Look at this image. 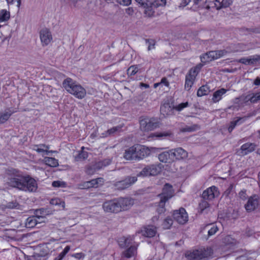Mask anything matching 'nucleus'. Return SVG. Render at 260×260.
I'll list each match as a JSON object with an SVG mask.
<instances>
[{"mask_svg": "<svg viewBox=\"0 0 260 260\" xmlns=\"http://www.w3.org/2000/svg\"><path fill=\"white\" fill-rule=\"evenodd\" d=\"M9 184L20 190L28 192H35L38 188L36 181L29 176L16 175L9 179Z\"/></svg>", "mask_w": 260, "mask_h": 260, "instance_id": "1", "label": "nucleus"}, {"mask_svg": "<svg viewBox=\"0 0 260 260\" xmlns=\"http://www.w3.org/2000/svg\"><path fill=\"white\" fill-rule=\"evenodd\" d=\"M62 86L69 93L79 99H82L86 95V90L71 78L66 79L63 81Z\"/></svg>", "mask_w": 260, "mask_h": 260, "instance_id": "2", "label": "nucleus"}, {"mask_svg": "<svg viewBox=\"0 0 260 260\" xmlns=\"http://www.w3.org/2000/svg\"><path fill=\"white\" fill-rule=\"evenodd\" d=\"M202 66V64H199L190 69L185 77V88L186 89L188 90L190 89Z\"/></svg>", "mask_w": 260, "mask_h": 260, "instance_id": "3", "label": "nucleus"}, {"mask_svg": "<svg viewBox=\"0 0 260 260\" xmlns=\"http://www.w3.org/2000/svg\"><path fill=\"white\" fill-rule=\"evenodd\" d=\"M230 52V51L225 50L209 51L201 56V60L202 62H208L213 60L217 59Z\"/></svg>", "mask_w": 260, "mask_h": 260, "instance_id": "4", "label": "nucleus"}, {"mask_svg": "<svg viewBox=\"0 0 260 260\" xmlns=\"http://www.w3.org/2000/svg\"><path fill=\"white\" fill-rule=\"evenodd\" d=\"M140 125L141 130L149 131L158 127L159 123L154 118H142L140 120Z\"/></svg>", "mask_w": 260, "mask_h": 260, "instance_id": "5", "label": "nucleus"}, {"mask_svg": "<svg viewBox=\"0 0 260 260\" xmlns=\"http://www.w3.org/2000/svg\"><path fill=\"white\" fill-rule=\"evenodd\" d=\"M211 254V249H207V250H196L192 252H188L186 256L190 260H201L207 257Z\"/></svg>", "mask_w": 260, "mask_h": 260, "instance_id": "6", "label": "nucleus"}, {"mask_svg": "<svg viewBox=\"0 0 260 260\" xmlns=\"http://www.w3.org/2000/svg\"><path fill=\"white\" fill-rule=\"evenodd\" d=\"M160 171V167L156 165H151L145 167L143 170L137 175L138 176H155L158 174Z\"/></svg>", "mask_w": 260, "mask_h": 260, "instance_id": "7", "label": "nucleus"}, {"mask_svg": "<svg viewBox=\"0 0 260 260\" xmlns=\"http://www.w3.org/2000/svg\"><path fill=\"white\" fill-rule=\"evenodd\" d=\"M137 181V176H127L124 179L116 182L115 184V187L119 190L126 189Z\"/></svg>", "mask_w": 260, "mask_h": 260, "instance_id": "8", "label": "nucleus"}, {"mask_svg": "<svg viewBox=\"0 0 260 260\" xmlns=\"http://www.w3.org/2000/svg\"><path fill=\"white\" fill-rule=\"evenodd\" d=\"M174 190L171 185L166 183L162 189V192L160 197V205H163L164 203H166L169 199L171 198L174 195Z\"/></svg>", "mask_w": 260, "mask_h": 260, "instance_id": "9", "label": "nucleus"}, {"mask_svg": "<svg viewBox=\"0 0 260 260\" xmlns=\"http://www.w3.org/2000/svg\"><path fill=\"white\" fill-rule=\"evenodd\" d=\"M103 208L105 212L108 213L119 212L117 199L105 202L103 204Z\"/></svg>", "mask_w": 260, "mask_h": 260, "instance_id": "10", "label": "nucleus"}, {"mask_svg": "<svg viewBox=\"0 0 260 260\" xmlns=\"http://www.w3.org/2000/svg\"><path fill=\"white\" fill-rule=\"evenodd\" d=\"M173 216L174 220L180 224H183L188 221V214L186 210L183 208L175 210Z\"/></svg>", "mask_w": 260, "mask_h": 260, "instance_id": "11", "label": "nucleus"}, {"mask_svg": "<svg viewBox=\"0 0 260 260\" xmlns=\"http://www.w3.org/2000/svg\"><path fill=\"white\" fill-rule=\"evenodd\" d=\"M219 194V192L218 188L215 186H212L203 191L202 198L204 200L211 201L217 197Z\"/></svg>", "mask_w": 260, "mask_h": 260, "instance_id": "12", "label": "nucleus"}, {"mask_svg": "<svg viewBox=\"0 0 260 260\" xmlns=\"http://www.w3.org/2000/svg\"><path fill=\"white\" fill-rule=\"evenodd\" d=\"M40 38L43 46L48 45L53 39L51 31L46 28L41 29L40 31Z\"/></svg>", "mask_w": 260, "mask_h": 260, "instance_id": "13", "label": "nucleus"}, {"mask_svg": "<svg viewBox=\"0 0 260 260\" xmlns=\"http://www.w3.org/2000/svg\"><path fill=\"white\" fill-rule=\"evenodd\" d=\"M259 205V197L256 194H254L248 199L246 204L245 205V208L248 212H251L254 210Z\"/></svg>", "mask_w": 260, "mask_h": 260, "instance_id": "14", "label": "nucleus"}, {"mask_svg": "<svg viewBox=\"0 0 260 260\" xmlns=\"http://www.w3.org/2000/svg\"><path fill=\"white\" fill-rule=\"evenodd\" d=\"M139 234H141L142 236L146 237H153L156 234V229L153 225L144 226L136 233V236Z\"/></svg>", "mask_w": 260, "mask_h": 260, "instance_id": "15", "label": "nucleus"}, {"mask_svg": "<svg viewBox=\"0 0 260 260\" xmlns=\"http://www.w3.org/2000/svg\"><path fill=\"white\" fill-rule=\"evenodd\" d=\"M166 3V0H153L152 2L149 1V6L145 9V13L149 16H151L154 13L153 8L164 6Z\"/></svg>", "mask_w": 260, "mask_h": 260, "instance_id": "16", "label": "nucleus"}, {"mask_svg": "<svg viewBox=\"0 0 260 260\" xmlns=\"http://www.w3.org/2000/svg\"><path fill=\"white\" fill-rule=\"evenodd\" d=\"M136 148V158L141 159L150 154V150L146 147L141 145H135Z\"/></svg>", "mask_w": 260, "mask_h": 260, "instance_id": "17", "label": "nucleus"}, {"mask_svg": "<svg viewBox=\"0 0 260 260\" xmlns=\"http://www.w3.org/2000/svg\"><path fill=\"white\" fill-rule=\"evenodd\" d=\"M171 150L173 161L176 159L180 160L185 159L188 156L187 152L181 147L172 149Z\"/></svg>", "mask_w": 260, "mask_h": 260, "instance_id": "18", "label": "nucleus"}, {"mask_svg": "<svg viewBox=\"0 0 260 260\" xmlns=\"http://www.w3.org/2000/svg\"><path fill=\"white\" fill-rule=\"evenodd\" d=\"M49 146L43 144L35 145L32 146V149L33 150L40 153L42 156L49 155L50 153L55 152V151L49 150Z\"/></svg>", "mask_w": 260, "mask_h": 260, "instance_id": "19", "label": "nucleus"}, {"mask_svg": "<svg viewBox=\"0 0 260 260\" xmlns=\"http://www.w3.org/2000/svg\"><path fill=\"white\" fill-rule=\"evenodd\" d=\"M117 200L119 211L128 209L134 204L133 200L130 198H119Z\"/></svg>", "mask_w": 260, "mask_h": 260, "instance_id": "20", "label": "nucleus"}, {"mask_svg": "<svg viewBox=\"0 0 260 260\" xmlns=\"http://www.w3.org/2000/svg\"><path fill=\"white\" fill-rule=\"evenodd\" d=\"M135 235L128 236L127 237H122L119 238L118 242L119 245L121 248H124L133 244V241L135 240Z\"/></svg>", "mask_w": 260, "mask_h": 260, "instance_id": "21", "label": "nucleus"}, {"mask_svg": "<svg viewBox=\"0 0 260 260\" xmlns=\"http://www.w3.org/2000/svg\"><path fill=\"white\" fill-rule=\"evenodd\" d=\"M255 144L253 143H246L241 146L240 153L242 155H245L253 151L255 148Z\"/></svg>", "mask_w": 260, "mask_h": 260, "instance_id": "22", "label": "nucleus"}, {"mask_svg": "<svg viewBox=\"0 0 260 260\" xmlns=\"http://www.w3.org/2000/svg\"><path fill=\"white\" fill-rule=\"evenodd\" d=\"M136 148L135 145L125 150L123 157L126 160L137 159L136 158Z\"/></svg>", "mask_w": 260, "mask_h": 260, "instance_id": "23", "label": "nucleus"}, {"mask_svg": "<svg viewBox=\"0 0 260 260\" xmlns=\"http://www.w3.org/2000/svg\"><path fill=\"white\" fill-rule=\"evenodd\" d=\"M159 160L162 162H170L173 161L172 150L165 151L158 155Z\"/></svg>", "mask_w": 260, "mask_h": 260, "instance_id": "24", "label": "nucleus"}, {"mask_svg": "<svg viewBox=\"0 0 260 260\" xmlns=\"http://www.w3.org/2000/svg\"><path fill=\"white\" fill-rule=\"evenodd\" d=\"M227 91V89L223 88L215 91L213 94L212 102L214 103L219 102L222 99V96L226 93Z\"/></svg>", "mask_w": 260, "mask_h": 260, "instance_id": "25", "label": "nucleus"}, {"mask_svg": "<svg viewBox=\"0 0 260 260\" xmlns=\"http://www.w3.org/2000/svg\"><path fill=\"white\" fill-rule=\"evenodd\" d=\"M14 112L15 111H12L10 108L6 109L4 112H0V124H3L8 121Z\"/></svg>", "mask_w": 260, "mask_h": 260, "instance_id": "26", "label": "nucleus"}, {"mask_svg": "<svg viewBox=\"0 0 260 260\" xmlns=\"http://www.w3.org/2000/svg\"><path fill=\"white\" fill-rule=\"evenodd\" d=\"M102 179L99 178L95 179H92L89 181H86L84 182L82 185L81 188H89L90 187H96L97 185L100 182H101Z\"/></svg>", "mask_w": 260, "mask_h": 260, "instance_id": "27", "label": "nucleus"}, {"mask_svg": "<svg viewBox=\"0 0 260 260\" xmlns=\"http://www.w3.org/2000/svg\"><path fill=\"white\" fill-rule=\"evenodd\" d=\"M137 246H131L123 252V255L126 258L135 256L137 253Z\"/></svg>", "mask_w": 260, "mask_h": 260, "instance_id": "28", "label": "nucleus"}, {"mask_svg": "<svg viewBox=\"0 0 260 260\" xmlns=\"http://www.w3.org/2000/svg\"><path fill=\"white\" fill-rule=\"evenodd\" d=\"M206 2V0H193V4L190 9L196 11L199 9H203L205 7Z\"/></svg>", "mask_w": 260, "mask_h": 260, "instance_id": "29", "label": "nucleus"}, {"mask_svg": "<svg viewBox=\"0 0 260 260\" xmlns=\"http://www.w3.org/2000/svg\"><path fill=\"white\" fill-rule=\"evenodd\" d=\"M37 221V224L44 222L45 217L44 214V209H40L36 210V215L34 216Z\"/></svg>", "mask_w": 260, "mask_h": 260, "instance_id": "30", "label": "nucleus"}, {"mask_svg": "<svg viewBox=\"0 0 260 260\" xmlns=\"http://www.w3.org/2000/svg\"><path fill=\"white\" fill-rule=\"evenodd\" d=\"M43 161L46 165L51 167H56L58 165V160L54 157H45Z\"/></svg>", "mask_w": 260, "mask_h": 260, "instance_id": "31", "label": "nucleus"}, {"mask_svg": "<svg viewBox=\"0 0 260 260\" xmlns=\"http://www.w3.org/2000/svg\"><path fill=\"white\" fill-rule=\"evenodd\" d=\"M246 118V117H238L234 121H232L230 123V126L228 128V131L231 133L235 127L237 125H239L244 122Z\"/></svg>", "mask_w": 260, "mask_h": 260, "instance_id": "32", "label": "nucleus"}, {"mask_svg": "<svg viewBox=\"0 0 260 260\" xmlns=\"http://www.w3.org/2000/svg\"><path fill=\"white\" fill-rule=\"evenodd\" d=\"M200 128V126L197 124H194L191 125H185L184 127L180 128V132L182 133L192 132L199 129Z\"/></svg>", "mask_w": 260, "mask_h": 260, "instance_id": "33", "label": "nucleus"}, {"mask_svg": "<svg viewBox=\"0 0 260 260\" xmlns=\"http://www.w3.org/2000/svg\"><path fill=\"white\" fill-rule=\"evenodd\" d=\"M172 135V133L170 131H168L163 132H156L151 133L149 138H158L162 137H170Z\"/></svg>", "mask_w": 260, "mask_h": 260, "instance_id": "34", "label": "nucleus"}, {"mask_svg": "<svg viewBox=\"0 0 260 260\" xmlns=\"http://www.w3.org/2000/svg\"><path fill=\"white\" fill-rule=\"evenodd\" d=\"M84 147H82V150L75 156V160L77 161H82L86 159L88 156V153L83 150Z\"/></svg>", "mask_w": 260, "mask_h": 260, "instance_id": "35", "label": "nucleus"}, {"mask_svg": "<svg viewBox=\"0 0 260 260\" xmlns=\"http://www.w3.org/2000/svg\"><path fill=\"white\" fill-rule=\"evenodd\" d=\"M238 99L239 100L241 104H249L250 103H253L252 94L249 93L247 95H242Z\"/></svg>", "mask_w": 260, "mask_h": 260, "instance_id": "36", "label": "nucleus"}, {"mask_svg": "<svg viewBox=\"0 0 260 260\" xmlns=\"http://www.w3.org/2000/svg\"><path fill=\"white\" fill-rule=\"evenodd\" d=\"M210 88L208 85H203L198 90L197 95L199 97H201L207 95L210 92Z\"/></svg>", "mask_w": 260, "mask_h": 260, "instance_id": "37", "label": "nucleus"}, {"mask_svg": "<svg viewBox=\"0 0 260 260\" xmlns=\"http://www.w3.org/2000/svg\"><path fill=\"white\" fill-rule=\"evenodd\" d=\"M170 83L168 81V79L166 77H164L161 79L160 82L158 83H155L153 85V87L155 88L159 87V89L162 88L164 86L167 87L168 88L169 87Z\"/></svg>", "mask_w": 260, "mask_h": 260, "instance_id": "38", "label": "nucleus"}, {"mask_svg": "<svg viewBox=\"0 0 260 260\" xmlns=\"http://www.w3.org/2000/svg\"><path fill=\"white\" fill-rule=\"evenodd\" d=\"M37 225V221L34 216L28 217L26 220L25 226L27 228H32Z\"/></svg>", "mask_w": 260, "mask_h": 260, "instance_id": "39", "label": "nucleus"}, {"mask_svg": "<svg viewBox=\"0 0 260 260\" xmlns=\"http://www.w3.org/2000/svg\"><path fill=\"white\" fill-rule=\"evenodd\" d=\"M111 159L106 158L103 160L100 161L95 163V167L99 169H101L109 165L111 163Z\"/></svg>", "mask_w": 260, "mask_h": 260, "instance_id": "40", "label": "nucleus"}, {"mask_svg": "<svg viewBox=\"0 0 260 260\" xmlns=\"http://www.w3.org/2000/svg\"><path fill=\"white\" fill-rule=\"evenodd\" d=\"M121 127L119 126L113 127L111 129H109L106 131L104 133L102 134V137H106L111 136L116 133L119 132Z\"/></svg>", "mask_w": 260, "mask_h": 260, "instance_id": "41", "label": "nucleus"}, {"mask_svg": "<svg viewBox=\"0 0 260 260\" xmlns=\"http://www.w3.org/2000/svg\"><path fill=\"white\" fill-rule=\"evenodd\" d=\"M10 12L6 10H2L0 11V22L7 21L10 18Z\"/></svg>", "mask_w": 260, "mask_h": 260, "instance_id": "42", "label": "nucleus"}, {"mask_svg": "<svg viewBox=\"0 0 260 260\" xmlns=\"http://www.w3.org/2000/svg\"><path fill=\"white\" fill-rule=\"evenodd\" d=\"M204 200L201 202L199 204V210L201 213H204L205 211L206 212L207 210L209 208V204Z\"/></svg>", "mask_w": 260, "mask_h": 260, "instance_id": "43", "label": "nucleus"}, {"mask_svg": "<svg viewBox=\"0 0 260 260\" xmlns=\"http://www.w3.org/2000/svg\"><path fill=\"white\" fill-rule=\"evenodd\" d=\"M171 107L168 105H164L160 107V112L164 116L169 115L171 111Z\"/></svg>", "mask_w": 260, "mask_h": 260, "instance_id": "44", "label": "nucleus"}, {"mask_svg": "<svg viewBox=\"0 0 260 260\" xmlns=\"http://www.w3.org/2000/svg\"><path fill=\"white\" fill-rule=\"evenodd\" d=\"M224 243L229 245H236L238 242L237 240L230 235L226 236L224 239Z\"/></svg>", "mask_w": 260, "mask_h": 260, "instance_id": "45", "label": "nucleus"}, {"mask_svg": "<svg viewBox=\"0 0 260 260\" xmlns=\"http://www.w3.org/2000/svg\"><path fill=\"white\" fill-rule=\"evenodd\" d=\"M50 203L54 205H59L63 209H64L65 208V203L63 201H61L59 199H52L50 201Z\"/></svg>", "mask_w": 260, "mask_h": 260, "instance_id": "46", "label": "nucleus"}, {"mask_svg": "<svg viewBox=\"0 0 260 260\" xmlns=\"http://www.w3.org/2000/svg\"><path fill=\"white\" fill-rule=\"evenodd\" d=\"M173 224V220L170 217L166 218L162 223L163 228L165 229H169Z\"/></svg>", "mask_w": 260, "mask_h": 260, "instance_id": "47", "label": "nucleus"}, {"mask_svg": "<svg viewBox=\"0 0 260 260\" xmlns=\"http://www.w3.org/2000/svg\"><path fill=\"white\" fill-rule=\"evenodd\" d=\"M99 169L95 167V164L93 166H88L86 168L85 172L88 175H92Z\"/></svg>", "mask_w": 260, "mask_h": 260, "instance_id": "48", "label": "nucleus"}, {"mask_svg": "<svg viewBox=\"0 0 260 260\" xmlns=\"http://www.w3.org/2000/svg\"><path fill=\"white\" fill-rule=\"evenodd\" d=\"M138 69L136 66H131L127 71V75L128 76H133L138 72Z\"/></svg>", "mask_w": 260, "mask_h": 260, "instance_id": "49", "label": "nucleus"}, {"mask_svg": "<svg viewBox=\"0 0 260 260\" xmlns=\"http://www.w3.org/2000/svg\"><path fill=\"white\" fill-rule=\"evenodd\" d=\"M146 43L148 44V50H151L155 48V42L152 39H146Z\"/></svg>", "mask_w": 260, "mask_h": 260, "instance_id": "50", "label": "nucleus"}, {"mask_svg": "<svg viewBox=\"0 0 260 260\" xmlns=\"http://www.w3.org/2000/svg\"><path fill=\"white\" fill-rule=\"evenodd\" d=\"M250 64H256L260 61V56L258 55H253L249 57Z\"/></svg>", "mask_w": 260, "mask_h": 260, "instance_id": "51", "label": "nucleus"}, {"mask_svg": "<svg viewBox=\"0 0 260 260\" xmlns=\"http://www.w3.org/2000/svg\"><path fill=\"white\" fill-rule=\"evenodd\" d=\"M189 105V104L188 102H185V103H182L175 107H174V109L178 111H181L184 108L187 107Z\"/></svg>", "mask_w": 260, "mask_h": 260, "instance_id": "52", "label": "nucleus"}, {"mask_svg": "<svg viewBox=\"0 0 260 260\" xmlns=\"http://www.w3.org/2000/svg\"><path fill=\"white\" fill-rule=\"evenodd\" d=\"M52 185L53 187H64L66 186V184L65 182L60 181H54L52 182Z\"/></svg>", "mask_w": 260, "mask_h": 260, "instance_id": "53", "label": "nucleus"}, {"mask_svg": "<svg viewBox=\"0 0 260 260\" xmlns=\"http://www.w3.org/2000/svg\"><path fill=\"white\" fill-rule=\"evenodd\" d=\"M253 103H256L260 101V92L257 93H251Z\"/></svg>", "mask_w": 260, "mask_h": 260, "instance_id": "54", "label": "nucleus"}, {"mask_svg": "<svg viewBox=\"0 0 260 260\" xmlns=\"http://www.w3.org/2000/svg\"><path fill=\"white\" fill-rule=\"evenodd\" d=\"M218 230L217 226L213 225L211 229L208 231V235L209 236L214 235Z\"/></svg>", "mask_w": 260, "mask_h": 260, "instance_id": "55", "label": "nucleus"}, {"mask_svg": "<svg viewBox=\"0 0 260 260\" xmlns=\"http://www.w3.org/2000/svg\"><path fill=\"white\" fill-rule=\"evenodd\" d=\"M137 2H138L139 4H140L142 6L144 7L146 9L148 8L149 6V0H135Z\"/></svg>", "mask_w": 260, "mask_h": 260, "instance_id": "56", "label": "nucleus"}, {"mask_svg": "<svg viewBox=\"0 0 260 260\" xmlns=\"http://www.w3.org/2000/svg\"><path fill=\"white\" fill-rule=\"evenodd\" d=\"M70 250V246H67L64 248V249L63 250V251L59 254V256H61V257L63 258V257L65 256V255Z\"/></svg>", "mask_w": 260, "mask_h": 260, "instance_id": "57", "label": "nucleus"}, {"mask_svg": "<svg viewBox=\"0 0 260 260\" xmlns=\"http://www.w3.org/2000/svg\"><path fill=\"white\" fill-rule=\"evenodd\" d=\"M116 1L121 5L128 6L131 4L132 0H116Z\"/></svg>", "mask_w": 260, "mask_h": 260, "instance_id": "58", "label": "nucleus"}, {"mask_svg": "<svg viewBox=\"0 0 260 260\" xmlns=\"http://www.w3.org/2000/svg\"><path fill=\"white\" fill-rule=\"evenodd\" d=\"M245 46L242 44H238L236 45V48L234 51H242L245 49Z\"/></svg>", "mask_w": 260, "mask_h": 260, "instance_id": "59", "label": "nucleus"}, {"mask_svg": "<svg viewBox=\"0 0 260 260\" xmlns=\"http://www.w3.org/2000/svg\"><path fill=\"white\" fill-rule=\"evenodd\" d=\"M239 197L243 200H245L247 198V194L246 190H241L239 193Z\"/></svg>", "mask_w": 260, "mask_h": 260, "instance_id": "60", "label": "nucleus"}, {"mask_svg": "<svg viewBox=\"0 0 260 260\" xmlns=\"http://www.w3.org/2000/svg\"><path fill=\"white\" fill-rule=\"evenodd\" d=\"M239 62L242 63H243L244 64H247V65H249L250 64L249 57H247V58H246V57L241 58L239 60Z\"/></svg>", "mask_w": 260, "mask_h": 260, "instance_id": "61", "label": "nucleus"}, {"mask_svg": "<svg viewBox=\"0 0 260 260\" xmlns=\"http://www.w3.org/2000/svg\"><path fill=\"white\" fill-rule=\"evenodd\" d=\"M165 203H164V204L162 206L160 205V201L159 202V205H158L159 207L157 209V212L158 213L160 214L161 213L164 212V211H165Z\"/></svg>", "mask_w": 260, "mask_h": 260, "instance_id": "62", "label": "nucleus"}, {"mask_svg": "<svg viewBox=\"0 0 260 260\" xmlns=\"http://www.w3.org/2000/svg\"><path fill=\"white\" fill-rule=\"evenodd\" d=\"M190 2V0H182L181 2L179 8H184Z\"/></svg>", "mask_w": 260, "mask_h": 260, "instance_id": "63", "label": "nucleus"}, {"mask_svg": "<svg viewBox=\"0 0 260 260\" xmlns=\"http://www.w3.org/2000/svg\"><path fill=\"white\" fill-rule=\"evenodd\" d=\"M17 204L16 203L10 202L7 204V208L13 209L17 207Z\"/></svg>", "mask_w": 260, "mask_h": 260, "instance_id": "64", "label": "nucleus"}]
</instances>
